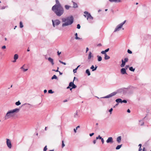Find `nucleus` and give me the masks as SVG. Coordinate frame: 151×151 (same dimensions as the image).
<instances>
[{
    "instance_id": "27",
    "label": "nucleus",
    "mask_w": 151,
    "mask_h": 151,
    "mask_svg": "<svg viewBox=\"0 0 151 151\" xmlns=\"http://www.w3.org/2000/svg\"><path fill=\"white\" fill-rule=\"evenodd\" d=\"M80 66V65H78L76 69H74L73 70V72L74 73H76V70H77L78 68Z\"/></svg>"
},
{
    "instance_id": "10",
    "label": "nucleus",
    "mask_w": 151,
    "mask_h": 151,
    "mask_svg": "<svg viewBox=\"0 0 151 151\" xmlns=\"http://www.w3.org/2000/svg\"><path fill=\"white\" fill-rule=\"evenodd\" d=\"M55 2L56 4L53 6H56V7L62 6L60 4L58 0H55Z\"/></svg>"
},
{
    "instance_id": "31",
    "label": "nucleus",
    "mask_w": 151,
    "mask_h": 151,
    "mask_svg": "<svg viewBox=\"0 0 151 151\" xmlns=\"http://www.w3.org/2000/svg\"><path fill=\"white\" fill-rule=\"evenodd\" d=\"M23 27V25L22 23V22H20V28H22Z\"/></svg>"
},
{
    "instance_id": "14",
    "label": "nucleus",
    "mask_w": 151,
    "mask_h": 151,
    "mask_svg": "<svg viewBox=\"0 0 151 151\" xmlns=\"http://www.w3.org/2000/svg\"><path fill=\"white\" fill-rule=\"evenodd\" d=\"M48 60L49 62L51 63V64L52 65H53L54 64L53 60L51 58L49 57L48 58Z\"/></svg>"
},
{
    "instance_id": "2",
    "label": "nucleus",
    "mask_w": 151,
    "mask_h": 151,
    "mask_svg": "<svg viewBox=\"0 0 151 151\" xmlns=\"http://www.w3.org/2000/svg\"><path fill=\"white\" fill-rule=\"evenodd\" d=\"M20 109H19L16 108L14 109L9 111L6 113L4 117V119L6 120L14 117L15 116V113L18 112Z\"/></svg>"
},
{
    "instance_id": "55",
    "label": "nucleus",
    "mask_w": 151,
    "mask_h": 151,
    "mask_svg": "<svg viewBox=\"0 0 151 151\" xmlns=\"http://www.w3.org/2000/svg\"><path fill=\"white\" fill-rule=\"evenodd\" d=\"M88 47H87L86 48V52H87V51H88Z\"/></svg>"
},
{
    "instance_id": "19",
    "label": "nucleus",
    "mask_w": 151,
    "mask_h": 151,
    "mask_svg": "<svg viewBox=\"0 0 151 151\" xmlns=\"http://www.w3.org/2000/svg\"><path fill=\"white\" fill-rule=\"evenodd\" d=\"M122 100L121 99H118L116 100V101L118 103H122Z\"/></svg>"
},
{
    "instance_id": "54",
    "label": "nucleus",
    "mask_w": 151,
    "mask_h": 151,
    "mask_svg": "<svg viewBox=\"0 0 151 151\" xmlns=\"http://www.w3.org/2000/svg\"><path fill=\"white\" fill-rule=\"evenodd\" d=\"M144 122H142L140 124V125L141 126H142L144 125Z\"/></svg>"
},
{
    "instance_id": "23",
    "label": "nucleus",
    "mask_w": 151,
    "mask_h": 151,
    "mask_svg": "<svg viewBox=\"0 0 151 151\" xmlns=\"http://www.w3.org/2000/svg\"><path fill=\"white\" fill-rule=\"evenodd\" d=\"M72 88H70V90H71L72 89L75 88H76L77 87L76 86V85H75L73 83V86H72Z\"/></svg>"
},
{
    "instance_id": "49",
    "label": "nucleus",
    "mask_w": 151,
    "mask_h": 151,
    "mask_svg": "<svg viewBox=\"0 0 151 151\" xmlns=\"http://www.w3.org/2000/svg\"><path fill=\"white\" fill-rule=\"evenodd\" d=\"M104 98H110V97H109V95H107V96H105V97Z\"/></svg>"
},
{
    "instance_id": "16",
    "label": "nucleus",
    "mask_w": 151,
    "mask_h": 151,
    "mask_svg": "<svg viewBox=\"0 0 151 151\" xmlns=\"http://www.w3.org/2000/svg\"><path fill=\"white\" fill-rule=\"evenodd\" d=\"M97 67V66H96V67L95 68L94 66L93 65H92L90 68L92 69V71H94L96 70Z\"/></svg>"
},
{
    "instance_id": "9",
    "label": "nucleus",
    "mask_w": 151,
    "mask_h": 151,
    "mask_svg": "<svg viewBox=\"0 0 151 151\" xmlns=\"http://www.w3.org/2000/svg\"><path fill=\"white\" fill-rule=\"evenodd\" d=\"M106 142L107 143L113 142V139L112 137H109L106 141Z\"/></svg>"
},
{
    "instance_id": "52",
    "label": "nucleus",
    "mask_w": 151,
    "mask_h": 151,
    "mask_svg": "<svg viewBox=\"0 0 151 151\" xmlns=\"http://www.w3.org/2000/svg\"><path fill=\"white\" fill-rule=\"evenodd\" d=\"M52 70L53 71H55V72H59V71L58 70Z\"/></svg>"
},
{
    "instance_id": "33",
    "label": "nucleus",
    "mask_w": 151,
    "mask_h": 151,
    "mask_svg": "<svg viewBox=\"0 0 151 151\" xmlns=\"http://www.w3.org/2000/svg\"><path fill=\"white\" fill-rule=\"evenodd\" d=\"M23 66H22L21 68V69H23V71L24 72H25V71H27V70H28V69H25L24 68H23Z\"/></svg>"
},
{
    "instance_id": "5",
    "label": "nucleus",
    "mask_w": 151,
    "mask_h": 151,
    "mask_svg": "<svg viewBox=\"0 0 151 151\" xmlns=\"http://www.w3.org/2000/svg\"><path fill=\"white\" fill-rule=\"evenodd\" d=\"M84 15L85 17H87V19H93V17L91 16V15L88 13V12L85 11L84 12Z\"/></svg>"
},
{
    "instance_id": "64",
    "label": "nucleus",
    "mask_w": 151,
    "mask_h": 151,
    "mask_svg": "<svg viewBox=\"0 0 151 151\" xmlns=\"http://www.w3.org/2000/svg\"><path fill=\"white\" fill-rule=\"evenodd\" d=\"M144 149H145V148H143V150L142 151V150H140V151H144Z\"/></svg>"
},
{
    "instance_id": "35",
    "label": "nucleus",
    "mask_w": 151,
    "mask_h": 151,
    "mask_svg": "<svg viewBox=\"0 0 151 151\" xmlns=\"http://www.w3.org/2000/svg\"><path fill=\"white\" fill-rule=\"evenodd\" d=\"M139 151H140V150H142V149L141 148V146H142V145L141 144H139Z\"/></svg>"
},
{
    "instance_id": "6",
    "label": "nucleus",
    "mask_w": 151,
    "mask_h": 151,
    "mask_svg": "<svg viewBox=\"0 0 151 151\" xmlns=\"http://www.w3.org/2000/svg\"><path fill=\"white\" fill-rule=\"evenodd\" d=\"M128 60V58H125L124 59V60L123 59H122V63L121 65V67H123L125 65L126 63L127 62Z\"/></svg>"
},
{
    "instance_id": "18",
    "label": "nucleus",
    "mask_w": 151,
    "mask_h": 151,
    "mask_svg": "<svg viewBox=\"0 0 151 151\" xmlns=\"http://www.w3.org/2000/svg\"><path fill=\"white\" fill-rule=\"evenodd\" d=\"M117 142H118V143H119L121 142V136H119V137H118L117 138V140H116Z\"/></svg>"
},
{
    "instance_id": "11",
    "label": "nucleus",
    "mask_w": 151,
    "mask_h": 151,
    "mask_svg": "<svg viewBox=\"0 0 151 151\" xmlns=\"http://www.w3.org/2000/svg\"><path fill=\"white\" fill-rule=\"evenodd\" d=\"M121 72L122 74H127L126 69L124 68H122L121 69Z\"/></svg>"
},
{
    "instance_id": "7",
    "label": "nucleus",
    "mask_w": 151,
    "mask_h": 151,
    "mask_svg": "<svg viewBox=\"0 0 151 151\" xmlns=\"http://www.w3.org/2000/svg\"><path fill=\"white\" fill-rule=\"evenodd\" d=\"M52 22L54 27H55V25L57 26L59 25L60 23V21L58 19H56L54 21L52 20Z\"/></svg>"
},
{
    "instance_id": "61",
    "label": "nucleus",
    "mask_w": 151,
    "mask_h": 151,
    "mask_svg": "<svg viewBox=\"0 0 151 151\" xmlns=\"http://www.w3.org/2000/svg\"><path fill=\"white\" fill-rule=\"evenodd\" d=\"M109 97H111L112 96V95H111V94H109Z\"/></svg>"
},
{
    "instance_id": "50",
    "label": "nucleus",
    "mask_w": 151,
    "mask_h": 151,
    "mask_svg": "<svg viewBox=\"0 0 151 151\" xmlns=\"http://www.w3.org/2000/svg\"><path fill=\"white\" fill-rule=\"evenodd\" d=\"M94 133H92L91 134H90L89 135H90V136L91 137V136H92L93 135H94Z\"/></svg>"
},
{
    "instance_id": "39",
    "label": "nucleus",
    "mask_w": 151,
    "mask_h": 151,
    "mask_svg": "<svg viewBox=\"0 0 151 151\" xmlns=\"http://www.w3.org/2000/svg\"><path fill=\"white\" fill-rule=\"evenodd\" d=\"M101 53L102 54H104L105 55V54H106V52H105V51H101Z\"/></svg>"
},
{
    "instance_id": "45",
    "label": "nucleus",
    "mask_w": 151,
    "mask_h": 151,
    "mask_svg": "<svg viewBox=\"0 0 151 151\" xmlns=\"http://www.w3.org/2000/svg\"><path fill=\"white\" fill-rule=\"evenodd\" d=\"M101 142H102V144H103L104 142V140L103 138H102L101 139Z\"/></svg>"
},
{
    "instance_id": "21",
    "label": "nucleus",
    "mask_w": 151,
    "mask_h": 151,
    "mask_svg": "<svg viewBox=\"0 0 151 151\" xmlns=\"http://www.w3.org/2000/svg\"><path fill=\"white\" fill-rule=\"evenodd\" d=\"M86 73H87L88 76H90L91 75L90 72L89 71L88 69H87L86 71Z\"/></svg>"
},
{
    "instance_id": "34",
    "label": "nucleus",
    "mask_w": 151,
    "mask_h": 151,
    "mask_svg": "<svg viewBox=\"0 0 151 151\" xmlns=\"http://www.w3.org/2000/svg\"><path fill=\"white\" fill-rule=\"evenodd\" d=\"M48 93H53L52 90H50L48 91Z\"/></svg>"
},
{
    "instance_id": "32",
    "label": "nucleus",
    "mask_w": 151,
    "mask_h": 151,
    "mask_svg": "<svg viewBox=\"0 0 151 151\" xmlns=\"http://www.w3.org/2000/svg\"><path fill=\"white\" fill-rule=\"evenodd\" d=\"M73 82H71L69 84V87H71V86H72L73 84Z\"/></svg>"
},
{
    "instance_id": "47",
    "label": "nucleus",
    "mask_w": 151,
    "mask_h": 151,
    "mask_svg": "<svg viewBox=\"0 0 151 151\" xmlns=\"http://www.w3.org/2000/svg\"><path fill=\"white\" fill-rule=\"evenodd\" d=\"M109 50V48H108V49H106V50H105L106 52H108Z\"/></svg>"
},
{
    "instance_id": "53",
    "label": "nucleus",
    "mask_w": 151,
    "mask_h": 151,
    "mask_svg": "<svg viewBox=\"0 0 151 151\" xmlns=\"http://www.w3.org/2000/svg\"><path fill=\"white\" fill-rule=\"evenodd\" d=\"M57 52L58 55H59L61 53V52H59V51H58Z\"/></svg>"
},
{
    "instance_id": "58",
    "label": "nucleus",
    "mask_w": 151,
    "mask_h": 151,
    "mask_svg": "<svg viewBox=\"0 0 151 151\" xmlns=\"http://www.w3.org/2000/svg\"><path fill=\"white\" fill-rule=\"evenodd\" d=\"M62 64H63L64 65H65L66 64V63H64V62H62Z\"/></svg>"
},
{
    "instance_id": "29",
    "label": "nucleus",
    "mask_w": 151,
    "mask_h": 151,
    "mask_svg": "<svg viewBox=\"0 0 151 151\" xmlns=\"http://www.w3.org/2000/svg\"><path fill=\"white\" fill-rule=\"evenodd\" d=\"M51 79H57V77L55 75H54L52 77Z\"/></svg>"
},
{
    "instance_id": "44",
    "label": "nucleus",
    "mask_w": 151,
    "mask_h": 151,
    "mask_svg": "<svg viewBox=\"0 0 151 151\" xmlns=\"http://www.w3.org/2000/svg\"><path fill=\"white\" fill-rule=\"evenodd\" d=\"M122 102L124 103H127V101L126 100H123V101L122 100Z\"/></svg>"
},
{
    "instance_id": "48",
    "label": "nucleus",
    "mask_w": 151,
    "mask_h": 151,
    "mask_svg": "<svg viewBox=\"0 0 151 151\" xmlns=\"http://www.w3.org/2000/svg\"><path fill=\"white\" fill-rule=\"evenodd\" d=\"M6 48V46H5V45L3 46H2V49H5Z\"/></svg>"
},
{
    "instance_id": "12",
    "label": "nucleus",
    "mask_w": 151,
    "mask_h": 151,
    "mask_svg": "<svg viewBox=\"0 0 151 151\" xmlns=\"http://www.w3.org/2000/svg\"><path fill=\"white\" fill-rule=\"evenodd\" d=\"M78 112L77 111L74 114V117L75 118H79V116L78 114Z\"/></svg>"
},
{
    "instance_id": "42",
    "label": "nucleus",
    "mask_w": 151,
    "mask_h": 151,
    "mask_svg": "<svg viewBox=\"0 0 151 151\" xmlns=\"http://www.w3.org/2000/svg\"><path fill=\"white\" fill-rule=\"evenodd\" d=\"M81 27L80 25L79 24H78L77 25V28L78 29H79Z\"/></svg>"
},
{
    "instance_id": "63",
    "label": "nucleus",
    "mask_w": 151,
    "mask_h": 151,
    "mask_svg": "<svg viewBox=\"0 0 151 151\" xmlns=\"http://www.w3.org/2000/svg\"><path fill=\"white\" fill-rule=\"evenodd\" d=\"M59 73L60 75H62L63 73H61L60 71H59Z\"/></svg>"
},
{
    "instance_id": "17",
    "label": "nucleus",
    "mask_w": 151,
    "mask_h": 151,
    "mask_svg": "<svg viewBox=\"0 0 151 151\" xmlns=\"http://www.w3.org/2000/svg\"><path fill=\"white\" fill-rule=\"evenodd\" d=\"M72 2L73 3V7L76 8H77L78 7V5H77V3H76L75 2H74L73 1H72Z\"/></svg>"
},
{
    "instance_id": "40",
    "label": "nucleus",
    "mask_w": 151,
    "mask_h": 151,
    "mask_svg": "<svg viewBox=\"0 0 151 151\" xmlns=\"http://www.w3.org/2000/svg\"><path fill=\"white\" fill-rule=\"evenodd\" d=\"M47 149V146H46L43 149L44 151H46Z\"/></svg>"
},
{
    "instance_id": "56",
    "label": "nucleus",
    "mask_w": 151,
    "mask_h": 151,
    "mask_svg": "<svg viewBox=\"0 0 151 151\" xmlns=\"http://www.w3.org/2000/svg\"><path fill=\"white\" fill-rule=\"evenodd\" d=\"M129 67V65H127L125 67L126 69H127Z\"/></svg>"
},
{
    "instance_id": "46",
    "label": "nucleus",
    "mask_w": 151,
    "mask_h": 151,
    "mask_svg": "<svg viewBox=\"0 0 151 151\" xmlns=\"http://www.w3.org/2000/svg\"><path fill=\"white\" fill-rule=\"evenodd\" d=\"M77 128H74V131L75 132V133H76V130H77Z\"/></svg>"
},
{
    "instance_id": "20",
    "label": "nucleus",
    "mask_w": 151,
    "mask_h": 151,
    "mask_svg": "<svg viewBox=\"0 0 151 151\" xmlns=\"http://www.w3.org/2000/svg\"><path fill=\"white\" fill-rule=\"evenodd\" d=\"M110 57L108 55L106 54H105V60H108L110 58Z\"/></svg>"
},
{
    "instance_id": "3",
    "label": "nucleus",
    "mask_w": 151,
    "mask_h": 151,
    "mask_svg": "<svg viewBox=\"0 0 151 151\" xmlns=\"http://www.w3.org/2000/svg\"><path fill=\"white\" fill-rule=\"evenodd\" d=\"M63 22H64L62 24L63 27H65L70 25L72 24L73 21V18L72 16H70L66 18L62 19Z\"/></svg>"
},
{
    "instance_id": "59",
    "label": "nucleus",
    "mask_w": 151,
    "mask_h": 151,
    "mask_svg": "<svg viewBox=\"0 0 151 151\" xmlns=\"http://www.w3.org/2000/svg\"><path fill=\"white\" fill-rule=\"evenodd\" d=\"M127 112L128 113H130V110L129 109H128L127 110Z\"/></svg>"
},
{
    "instance_id": "30",
    "label": "nucleus",
    "mask_w": 151,
    "mask_h": 151,
    "mask_svg": "<svg viewBox=\"0 0 151 151\" xmlns=\"http://www.w3.org/2000/svg\"><path fill=\"white\" fill-rule=\"evenodd\" d=\"M21 104V103L19 102V101L15 103V104L17 106H19Z\"/></svg>"
},
{
    "instance_id": "4",
    "label": "nucleus",
    "mask_w": 151,
    "mask_h": 151,
    "mask_svg": "<svg viewBox=\"0 0 151 151\" xmlns=\"http://www.w3.org/2000/svg\"><path fill=\"white\" fill-rule=\"evenodd\" d=\"M126 22V20H125L122 23L118 25L116 28H115L114 32H115L119 31L120 30V29L122 27V26Z\"/></svg>"
},
{
    "instance_id": "25",
    "label": "nucleus",
    "mask_w": 151,
    "mask_h": 151,
    "mask_svg": "<svg viewBox=\"0 0 151 151\" xmlns=\"http://www.w3.org/2000/svg\"><path fill=\"white\" fill-rule=\"evenodd\" d=\"M122 145H118L116 147V150L119 149L122 147Z\"/></svg>"
},
{
    "instance_id": "38",
    "label": "nucleus",
    "mask_w": 151,
    "mask_h": 151,
    "mask_svg": "<svg viewBox=\"0 0 151 151\" xmlns=\"http://www.w3.org/2000/svg\"><path fill=\"white\" fill-rule=\"evenodd\" d=\"M65 145L64 143V141L63 140L62 141V148H63V147L65 146Z\"/></svg>"
},
{
    "instance_id": "1",
    "label": "nucleus",
    "mask_w": 151,
    "mask_h": 151,
    "mask_svg": "<svg viewBox=\"0 0 151 151\" xmlns=\"http://www.w3.org/2000/svg\"><path fill=\"white\" fill-rule=\"evenodd\" d=\"M52 9L58 16H61L64 13V9L62 6L57 7H56V6H53Z\"/></svg>"
},
{
    "instance_id": "51",
    "label": "nucleus",
    "mask_w": 151,
    "mask_h": 151,
    "mask_svg": "<svg viewBox=\"0 0 151 151\" xmlns=\"http://www.w3.org/2000/svg\"><path fill=\"white\" fill-rule=\"evenodd\" d=\"M113 110V109L112 108H111L109 110V112H111V111H112Z\"/></svg>"
},
{
    "instance_id": "37",
    "label": "nucleus",
    "mask_w": 151,
    "mask_h": 151,
    "mask_svg": "<svg viewBox=\"0 0 151 151\" xmlns=\"http://www.w3.org/2000/svg\"><path fill=\"white\" fill-rule=\"evenodd\" d=\"M102 138L101 137L100 135H99V136L98 137H96V139H101Z\"/></svg>"
},
{
    "instance_id": "15",
    "label": "nucleus",
    "mask_w": 151,
    "mask_h": 151,
    "mask_svg": "<svg viewBox=\"0 0 151 151\" xmlns=\"http://www.w3.org/2000/svg\"><path fill=\"white\" fill-rule=\"evenodd\" d=\"M109 1L111 2H115V3L120 2L121 1V0H109Z\"/></svg>"
},
{
    "instance_id": "43",
    "label": "nucleus",
    "mask_w": 151,
    "mask_h": 151,
    "mask_svg": "<svg viewBox=\"0 0 151 151\" xmlns=\"http://www.w3.org/2000/svg\"><path fill=\"white\" fill-rule=\"evenodd\" d=\"M75 35L76 36V38H75L76 39H79V38L78 37H77V33H76V34H75Z\"/></svg>"
},
{
    "instance_id": "62",
    "label": "nucleus",
    "mask_w": 151,
    "mask_h": 151,
    "mask_svg": "<svg viewBox=\"0 0 151 151\" xmlns=\"http://www.w3.org/2000/svg\"><path fill=\"white\" fill-rule=\"evenodd\" d=\"M80 127L79 126H78L77 127H76V128H77V129L78 128H80Z\"/></svg>"
},
{
    "instance_id": "36",
    "label": "nucleus",
    "mask_w": 151,
    "mask_h": 151,
    "mask_svg": "<svg viewBox=\"0 0 151 151\" xmlns=\"http://www.w3.org/2000/svg\"><path fill=\"white\" fill-rule=\"evenodd\" d=\"M116 93V92H114L111 93V94L112 95V96H113L115 95Z\"/></svg>"
},
{
    "instance_id": "13",
    "label": "nucleus",
    "mask_w": 151,
    "mask_h": 151,
    "mask_svg": "<svg viewBox=\"0 0 151 151\" xmlns=\"http://www.w3.org/2000/svg\"><path fill=\"white\" fill-rule=\"evenodd\" d=\"M14 60L13 61V62H16V60L18 58V55L17 54H16L14 55Z\"/></svg>"
},
{
    "instance_id": "57",
    "label": "nucleus",
    "mask_w": 151,
    "mask_h": 151,
    "mask_svg": "<svg viewBox=\"0 0 151 151\" xmlns=\"http://www.w3.org/2000/svg\"><path fill=\"white\" fill-rule=\"evenodd\" d=\"M96 140H94L93 141V143L94 144H95L96 143Z\"/></svg>"
},
{
    "instance_id": "28",
    "label": "nucleus",
    "mask_w": 151,
    "mask_h": 151,
    "mask_svg": "<svg viewBox=\"0 0 151 151\" xmlns=\"http://www.w3.org/2000/svg\"><path fill=\"white\" fill-rule=\"evenodd\" d=\"M129 70L131 71L134 72V71L135 69L133 68L132 67H131L129 68Z\"/></svg>"
},
{
    "instance_id": "22",
    "label": "nucleus",
    "mask_w": 151,
    "mask_h": 151,
    "mask_svg": "<svg viewBox=\"0 0 151 151\" xmlns=\"http://www.w3.org/2000/svg\"><path fill=\"white\" fill-rule=\"evenodd\" d=\"M70 7L71 6H70L68 5H65V8L67 10H68L70 8Z\"/></svg>"
},
{
    "instance_id": "24",
    "label": "nucleus",
    "mask_w": 151,
    "mask_h": 151,
    "mask_svg": "<svg viewBox=\"0 0 151 151\" xmlns=\"http://www.w3.org/2000/svg\"><path fill=\"white\" fill-rule=\"evenodd\" d=\"M97 57L98 58V61H100L102 60V58L101 56L98 55Z\"/></svg>"
},
{
    "instance_id": "41",
    "label": "nucleus",
    "mask_w": 151,
    "mask_h": 151,
    "mask_svg": "<svg viewBox=\"0 0 151 151\" xmlns=\"http://www.w3.org/2000/svg\"><path fill=\"white\" fill-rule=\"evenodd\" d=\"M127 52L129 53L132 54V52L130 50H127Z\"/></svg>"
},
{
    "instance_id": "60",
    "label": "nucleus",
    "mask_w": 151,
    "mask_h": 151,
    "mask_svg": "<svg viewBox=\"0 0 151 151\" xmlns=\"http://www.w3.org/2000/svg\"><path fill=\"white\" fill-rule=\"evenodd\" d=\"M44 92L45 93H46L47 92V91L46 90H45L44 91Z\"/></svg>"
},
{
    "instance_id": "26",
    "label": "nucleus",
    "mask_w": 151,
    "mask_h": 151,
    "mask_svg": "<svg viewBox=\"0 0 151 151\" xmlns=\"http://www.w3.org/2000/svg\"><path fill=\"white\" fill-rule=\"evenodd\" d=\"M91 52H89V55H88V59H90L91 58Z\"/></svg>"
},
{
    "instance_id": "8",
    "label": "nucleus",
    "mask_w": 151,
    "mask_h": 151,
    "mask_svg": "<svg viewBox=\"0 0 151 151\" xmlns=\"http://www.w3.org/2000/svg\"><path fill=\"white\" fill-rule=\"evenodd\" d=\"M6 143L8 147L9 148H11L12 147L11 143L10 140L9 139H6Z\"/></svg>"
}]
</instances>
